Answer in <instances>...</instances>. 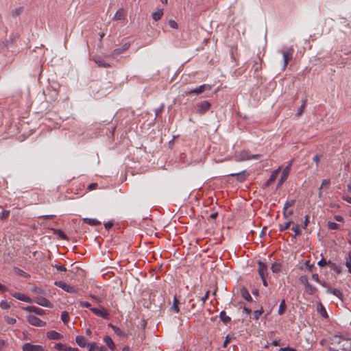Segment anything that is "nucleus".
I'll return each instance as SVG.
<instances>
[{"label":"nucleus","instance_id":"1","mask_svg":"<svg viewBox=\"0 0 351 351\" xmlns=\"http://www.w3.org/2000/svg\"><path fill=\"white\" fill-rule=\"evenodd\" d=\"M334 341L338 344L343 343L342 346H341V349L343 350L348 351L351 348V339H346L341 336L335 335L334 337Z\"/></svg>","mask_w":351,"mask_h":351},{"label":"nucleus","instance_id":"2","mask_svg":"<svg viewBox=\"0 0 351 351\" xmlns=\"http://www.w3.org/2000/svg\"><path fill=\"white\" fill-rule=\"evenodd\" d=\"M211 104L208 101H203L196 104V113L202 115L210 110Z\"/></svg>","mask_w":351,"mask_h":351},{"label":"nucleus","instance_id":"3","mask_svg":"<svg viewBox=\"0 0 351 351\" xmlns=\"http://www.w3.org/2000/svg\"><path fill=\"white\" fill-rule=\"evenodd\" d=\"M212 86L210 84H203L199 86L197 88H195L194 89H191L190 90H186L184 92L185 95H189L191 94H196L199 95L200 93H202L205 90H211Z\"/></svg>","mask_w":351,"mask_h":351},{"label":"nucleus","instance_id":"4","mask_svg":"<svg viewBox=\"0 0 351 351\" xmlns=\"http://www.w3.org/2000/svg\"><path fill=\"white\" fill-rule=\"evenodd\" d=\"M54 284L57 287L62 288L64 291L68 293H75L77 292V290L75 287L69 285L63 281H56Z\"/></svg>","mask_w":351,"mask_h":351},{"label":"nucleus","instance_id":"5","mask_svg":"<svg viewBox=\"0 0 351 351\" xmlns=\"http://www.w3.org/2000/svg\"><path fill=\"white\" fill-rule=\"evenodd\" d=\"M284 60L283 69L285 70L287 67L289 62L292 59L293 49L290 47L287 49L286 51H282Z\"/></svg>","mask_w":351,"mask_h":351},{"label":"nucleus","instance_id":"6","mask_svg":"<svg viewBox=\"0 0 351 351\" xmlns=\"http://www.w3.org/2000/svg\"><path fill=\"white\" fill-rule=\"evenodd\" d=\"M32 302L45 307L52 308L53 304L51 302L47 300V298L43 296H37L36 297Z\"/></svg>","mask_w":351,"mask_h":351},{"label":"nucleus","instance_id":"7","mask_svg":"<svg viewBox=\"0 0 351 351\" xmlns=\"http://www.w3.org/2000/svg\"><path fill=\"white\" fill-rule=\"evenodd\" d=\"M27 322L32 326H43L45 325V322L42 321L38 317L33 315H29L27 316Z\"/></svg>","mask_w":351,"mask_h":351},{"label":"nucleus","instance_id":"8","mask_svg":"<svg viewBox=\"0 0 351 351\" xmlns=\"http://www.w3.org/2000/svg\"><path fill=\"white\" fill-rule=\"evenodd\" d=\"M90 310L97 316L101 317L104 319H108L109 317V313L106 311V308H104L102 306H100L99 308H90Z\"/></svg>","mask_w":351,"mask_h":351},{"label":"nucleus","instance_id":"9","mask_svg":"<svg viewBox=\"0 0 351 351\" xmlns=\"http://www.w3.org/2000/svg\"><path fill=\"white\" fill-rule=\"evenodd\" d=\"M23 351H44V348L40 345H33L30 343H26L22 346Z\"/></svg>","mask_w":351,"mask_h":351},{"label":"nucleus","instance_id":"10","mask_svg":"<svg viewBox=\"0 0 351 351\" xmlns=\"http://www.w3.org/2000/svg\"><path fill=\"white\" fill-rule=\"evenodd\" d=\"M258 274L260 276V277L261 278H263L264 276H267V265L261 261H258Z\"/></svg>","mask_w":351,"mask_h":351},{"label":"nucleus","instance_id":"11","mask_svg":"<svg viewBox=\"0 0 351 351\" xmlns=\"http://www.w3.org/2000/svg\"><path fill=\"white\" fill-rule=\"evenodd\" d=\"M230 176L232 177H235L237 181L243 182L247 180L249 173H247L246 171H243L239 173H231Z\"/></svg>","mask_w":351,"mask_h":351},{"label":"nucleus","instance_id":"12","mask_svg":"<svg viewBox=\"0 0 351 351\" xmlns=\"http://www.w3.org/2000/svg\"><path fill=\"white\" fill-rule=\"evenodd\" d=\"M23 309L24 311L31 312V313H35L36 314L38 315H43L45 313V311L42 308H38L34 306H27L25 307H23Z\"/></svg>","mask_w":351,"mask_h":351},{"label":"nucleus","instance_id":"13","mask_svg":"<svg viewBox=\"0 0 351 351\" xmlns=\"http://www.w3.org/2000/svg\"><path fill=\"white\" fill-rule=\"evenodd\" d=\"M12 296L21 301H23V302H28V303L32 302V300L29 297H28L26 295L21 293L20 292H16V293H13Z\"/></svg>","mask_w":351,"mask_h":351},{"label":"nucleus","instance_id":"14","mask_svg":"<svg viewBox=\"0 0 351 351\" xmlns=\"http://www.w3.org/2000/svg\"><path fill=\"white\" fill-rule=\"evenodd\" d=\"M291 162L283 169L282 174L280 176V179L279 180V184L284 182L287 180L291 170Z\"/></svg>","mask_w":351,"mask_h":351},{"label":"nucleus","instance_id":"15","mask_svg":"<svg viewBox=\"0 0 351 351\" xmlns=\"http://www.w3.org/2000/svg\"><path fill=\"white\" fill-rule=\"evenodd\" d=\"M55 348L60 351H80L78 348L67 347L61 343H56L55 345Z\"/></svg>","mask_w":351,"mask_h":351},{"label":"nucleus","instance_id":"16","mask_svg":"<svg viewBox=\"0 0 351 351\" xmlns=\"http://www.w3.org/2000/svg\"><path fill=\"white\" fill-rule=\"evenodd\" d=\"M126 16V12L123 8H119L115 13L114 17L112 18L114 21H120L125 19Z\"/></svg>","mask_w":351,"mask_h":351},{"label":"nucleus","instance_id":"17","mask_svg":"<svg viewBox=\"0 0 351 351\" xmlns=\"http://www.w3.org/2000/svg\"><path fill=\"white\" fill-rule=\"evenodd\" d=\"M47 337L49 339L58 340L62 337V335L55 330H50L47 332Z\"/></svg>","mask_w":351,"mask_h":351},{"label":"nucleus","instance_id":"18","mask_svg":"<svg viewBox=\"0 0 351 351\" xmlns=\"http://www.w3.org/2000/svg\"><path fill=\"white\" fill-rule=\"evenodd\" d=\"M75 341L77 344L81 348H85L88 343L86 338L82 335H78L75 338Z\"/></svg>","mask_w":351,"mask_h":351},{"label":"nucleus","instance_id":"19","mask_svg":"<svg viewBox=\"0 0 351 351\" xmlns=\"http://www.w3.org/2000/svg\"><path fill=\"white\" fill-rule=\"evenodd\" d=\"M250 154L245 150H243L241 152L239 155L237 156L238 158V160L243 161V160H250Z\"/></svg>","mask_w":351,"mask_h":351},{"label":"nucleus","instance_id":"20","mask_svg":"<svg viewBox=\"0 0 351 351\" xmlns=\"http://www.w3.org/2000/svg\"><path fill=\"white\" fill-rule=\"evenodd\" d=\"M82 221L84 223L90 225L91 226H96L101 224V222L97 219L84 218Z\"/></svg>","mask_w":351,"mask_h":351},{"label":"nucleus","instance_id":"21","mask_svg":"<svg viewBox=\"0 0 351 351\" xmlns=\"http://www.w3.org/2000/svg\"><path fill=\"white\" fill-rule=\"evenodd\" d=\"M104 341L106 343V346L111 350H114L115 344L114 343L112 338L110 336H105L104 338Z\"/></svg>","mask_w":351,"mask_h":351},{"label":"nucleus","instance_id":"22","mask_svg":"<svg viewBox=\"0 0 351 351\" xmlns=\"http://www.w3.org/2000/svg\"><path fill=\"white\" fill-rule=\"evenodd\" d=\"M241 295L245 300L248 302H251L252 300V298L245 287H242L241 289Z\"/></svg>","mask_w":351,"mask_h":351},{"label":"nucleus","instance_id":"23","mask_svg":"<svg viewBox=\"0 0 351 351\" xmlns=\"http://www.w3.org/2000/svg\"><path fill=\"white\" fill-rule=\"evenodd\" d=\"M326 292L328 293H332V295L337 296L339 299H342V298H343L342 292L340 290L337 289L328 288L326 290Z\"/></svg>","mask_w":351,"mask_h":351},{"label":"nucleus","instance_id":"24","mask_svg":"<svg viewBox=\"0 0 351 351\" xmlns=\"http://www.w3.org/2000/svg\"><path fill=\"white\" fill-rule=\"evenodd\" d=\"M278 172H279V169L274 171L271 173L269 178L266 182V185L267 186H269L271 182H274V180L276 179V178L278 176Z\"/></svg>","mask_w":351,"mask_h":351},{"label":"nucleus","instance_id":"25","mask_svg":"<svg viewBox=\"0 0 351 351\" xmlns=\"http://www.w3.org/2000/svg\"><path fill=\"white\" fill-rule=\"evenodd\" d=\"M162 15H163V10L160 9V10H158L156 12L152 13V17L154 21H158L162 18Z\"/></svg>","mask_w":351,"mask_h":351},{"label":"nucleus","instance_id":"26","mask_svg":"<svg viewBox=\"0 0 351 351\" xmlns=\"http://www.w3.org/2000/svg\"><path fill=\"white\" fill-rule=\"evenodd\" d=\"M317 311L319 314L324 318H327L328 317V313L324 308V306L322 304V303H319L317 306Z\"/></svg>","mask_w":351,"mask_h":351},{"label":"nucleus","instance_id":"27","mask_svg":"<svg viewBox=\"0 0 351 351\" xmlns=\"http://www.w3.org/2000/svg\"><path fill=\"white\" fill-rule=\"evenodd\" d=\"M52 231L54 234H56L60 237L63 240H69L68 237L60 229H52Z\"/></svg>","mask_w":351,"mask_h":351},{"label":"nucleus","instance_id":"28","mask_svg":"<svg viewBox=\"0 0 351 351\" xmlns=\"http://www.w3.org/2000/svg\"><path fill=\"white\" fill-rule=\"evenodd\" d=\"M95 62L99 66L104 68H108L110 66V64L106 62L102 58H95Z\"/></svg>","mask_w":351,"mask_h":351},{"label":"nucleus","instance_id":"29","mask_svg":"<svg viewBox=\"0 0 351 351\" xmlns=\"http://www.w3.org/2000/svg\"><path fill=\"white\" fill-rule=\"evenodd\" d=\"M282 265L279 262H276L272 264L271 269L273 273H279L281 271Z\"/></svg>","mask_w":351,"mask_h":351},{"label":"nucleus","instance_id":"30","mask_svg":"<svg viewBox=\"0 0 351 351\" xmlns=\"http://www.w3.org/2000/svg\"><path fill=\"white\" fill-rule=\"evenodd\" d=\"M219 318L224 324H228L231 320L230 317L226 315V312L224 311L220 312Z\"/></svg>","mask_w":351,"mask_h":351},{"label":"nucleus","instance_id":"31","mask_svg":"<svg viewBox=\"0 0 351 351\" xmlns=\"http://www.w3.org/2000/svg\"><path fill=\"white\" fill-rule=\"evenodd\" d=\"M306 102H307V100L306 99H302V104H301L300 107L299 108L298 112L296 114L297 117H300L302 115V114L304 112V108H306Z\"/></svg>","mask_w":351,"mask_h":351},{"label":"nucleus","instance_id":"32","mask_svg":"<svg viewBox=\"0 0 351 351\" xmlns=\"http://www.w3.org/2000/svg\"><path fill=\"white\" fill-rule=\"evenodd\" d=\"M287 305L285 303V300H282L280 304L279 308H278V314L280 315H283L286 311Z\"/></svg>","mask_w":351,"mask_h":351},{"label":"nucleus","instance_id":"33","mask_svg":"<svg viewBox=\"0 0 351 351\" xmlns=\"http://www.w3.org/2000/svg\"><path fill=\"white\" fill-rule=\"evenodd\" d=\"M179 303H180L179 300H178L177 297L175 296L174 299H173V306H172L171 308L176 313H179L180 312V308L178 307Z\"/></svg>","mask_w":351,"mask_h":351},{"label":"nucleus","instance_id":"34","mask_svg":"<svg viewBox=\"0 0 351 351\" xmlns=\"http://www.w3.org/2000/svg\"><path fill=\"white\" fill-rule=\"evenodd\" d=\"M257 60H258V61H255V63L253 66V68H254L255 72H258V71H260L261 69L262 60L261 59L260 57H258Z\"/></svg>","mask_w":351,"mask_h":351},{"label":"nucleus","instance_id":"35","mask_svg":"<svg viewBox=\"0 0 351 351\" xmlns=\"http://www.w3.org/2000/svg\"><path fill=\"white\" fill-rule=\"evenodd\" d=\"M293 222L291 221H289L285 223L284 224H280L279 225V231L282 232V231L287 230L290 227V225Z\"/></svg>","mask_w":351,"mask_h":351},{"label":"nucleus","instance_id":"36","mask_svg":"<svg viewBox=\"0 0 351 351\" xmlns=\"http://www.w3.org/2000/svg\"><path fill=\"white\" fill-rule=\"evenodd\" d=\"M306 289L308 295H314L317 291V289L312 285H310Z\"/></svg>","mask_w":351,"mask_h":351},{"label":"nucleus","instance_id":"37","mask_svg":"<svg viewBox=\"0 0 351 351\" xmlns=\"http://www.w3.org/2000/svg\"><path fill=\"white\" fill-rule=\"evenodd\" d=\"M61 320L64 323L67 324L69 322V315L66 311H63L61 314Z\"/></svg>","mask_w":351,"mask_h":351},{"label":"nucleus","instance_id":"38","mask_svg":"<svg viewBox=\"0 0 351 351\" xmlns=\"http://www.w3.org/2000/svg\"><path fill=\"white\" fill-rule=\"evenodd\" d=\"M112 328L117 335L120 336V337L125 336V334L119 328H118L115 326H112Z\"/></svg>","mask_w":351,"mask_h":351},{"label":"nucleus","instance_id":"39","mask_svg":"<svg viewBox=\"0 0 351 351\" xmlns=\"http://www.w3.org/2000/svg\"><path fill=\"white\" fill-rule=\"evenodd\" d=\"M339 227H340V226L335 222H332V221L328 222V228L330 230H338V229H339Z\"/></svg>","mask_w":351,"mask_h":351},{"label":"nucleus","instance_id":"40","mask_svg":"<svg viewBox=\"0 0 351 351\" xmlns=\"http://www.w3.org/2000/svg\"><path fill=\"white\" fill-rule=\"evenodd\" d=\"M291 230H293L294 232H295V234H294V238H295L297 236L301 234V230H300V226L298 224H296L295 226H293L292 228H291Z\"/></svg>","mask_w":351,"mask_h":351},{"label":"nucleus","instance_id":"41","mask_svg":"<svg viewBox=\"0 0 351 351\" xmlns=\"http://www.w3.org/2000/svg\"><path fill=\"white\" fill-rule=\"evenodd\" d=\"M346 265L348 268V271L351 273V251L348 254V257L346 258Z\"/></svg>","mask_w":351,"mask_h":351},{"label":"nucleus","instance_id":"42","mask_svg":"<svg viewBox=\"0 0 351 351\" xmlns=\"http://www.w3.org/2000/svg\"><path fill=\"white\" fill-rule=\"evenodd\" d=\"M4 319L6 322V323L8 324L13 325V324H14L16 322V320L15 318L10 317L9 316H5L4 317Z\"/></svg>","mask_w":351,"mask_h":351},{"label":"nucleus","instance_id":"43","mask_svg":"<svg viewBox=\"0 0 351 351\" xmlns=\"http://www.w3.org/2000/svg\"><path fill=\"white\" fill-rule=\"evenodd\" d=\"M23 8L22 7H20V8L14 9L12 11V14L14 16H19L23 12Z\"/></svg>","mask_w":351,"mask_h":351},{"label":"nucleus","instance_id":"44","mask_svg":"<svg viewBox=\"0 0 351 351\" xmlns=\"http://www.w3.org/2000/svg\"><path fill=\"white\" fill-rule=\"evenodd\" d=\"M15 271L19 275L23 276L25 278H27L29 276V275L27 273L25 272L23 270H22L19 268H15Z\"/></svg>","mask_w":351,"mask_h":351},{"label":"nucleus","instance_id":"45","mask_svg":"<svg viewBox=\"0 0 351 351\" xmlns=\"http://www.w3.org/2000/svg\"><path fill=\"white\" fill-rule=\"evenodd\" d=\"M295 200L293 199L291 201H287L284 205L283 210L288 209L289 207L293 206L295 204Z\"/></svg>","mask_w":351,"mask_h":351},{"label":"nucleus","instance_id":"46","mask_svg":"<svg viewBox=\"0 0 351 351\" xmlns=\"http://www.w3.org/2000/svg\"><path fill=\"white\" fill-rule=\"evenodd\" d=\"M0 307L3 309H8L10 307V304L7 301L2 300L0 302Z\"/></svg>","mask_w":351,"mask_h":351},{"label":"nucleus","instance_id":"47","mask_svg":"<svg viewBox=\"0 0 351 351\" xmlns=\"http://www.w3.org/2000/svg\"><path fill=\"white\" fill-rule=\"evenodd\" d=\"M9 215H10V210H4L1 213V219L2 220H6V219H8Z\"/></svg>","mask_w":351,"mask_h":351},{"label":"nucleus","instance_id":"48","mask_svg":"<svg viewBox=\"0 0 351 351\" xmlns=\"http://www.w3.org/2000/svg\"><path fill=\"white\" fill-rule=\"evenodd\" d=\"M263 313V311L262 309L254 311V313H253L254 319H255L256 320L258 319L259 317L262 315Z\"/></svg>","mask_w":351,"mask_h":351},{"label":"nucleus","instance_id":"49","mask_svg":"<svg viewBox=\"0 0 351 351\" xmlns=\"http://www.w3.org/2000/svg\"><path fill=\"white\" fill-rule=\"evenodd\" d=\"M123 53V52L122 51V50L121 49V48H117V49H114V50L112 51V53H111L110 56H112V57H113V58H114V57H115V56H118V55H119V54H121V53Z\"/></svg>","mask_w":351,"mask_h":351},{"label":"nucleus","instance_id":"50","mask_svg":"<svg viewBox=\"0 0 351 351\" xmlns=\"http://www.w3.org/2000/svg\"><path fill=\"white\" fill-rule=\"evenodd\" d=\"M293 210H288L287 209L283 210V217L285 219L289 218L291 215H293Z\"/></svg>","mask_w":351,"mask_h":351},{"label":"nucleus","instance_id":"51","mask_svg":"<svg viewBox=\"0 0 351 351\" xmlns=\"http://www.w3.org/2000/svg\"><path fill=\"white\" fill-rule=\"evenodd\" d=\"M329 264H331V262L330 261H326V260L324 259V258H322L318 262V265L320 266V267H324V266H326V265H329Z\"/></svg>","mask_w":351,"mask_h":351},{"label":"nucleus","instance_id":"52","mask_svg":"<svg viewBox=\"0 0 351 351\" xmlns=\"http://www.w3.org/2000/svg\"><path fill=\"white\" fill-rule=\"evenodd\" d=\"M87 346H88V351H95L97 350V343L95 342L88 343Z\"/></svg>","mask_w":351,"mask_h":351},{"label":"nucleus","instance_id":"53","mask_svg":"<svg viewBox=\"0 0 351 351\" xmlns=\"http://www.w3.org/2000/svg\"><path fill=\"white\" fill-rule=\"evenodd\" d=\"M168 23H169V25L173 29L178 28V25L176 23V21H175L174 20H170Z\"/></svg>","mask_w":351,"mask_h":351},{"label":"nucleus","instance_id":"54","mask_svg":"<svg viewBox=\"0 0 351 351\" xmlns=\"http://www.w3.org/2000/svg\"><path fill=\"white\" fill-rule=\"evenodd\" d=\"M308 223H309V216L308 215H306L304 217V221L303 224L302 225V228L303 229H306Z\"/></svg>","mask_w":351,"mask_h":351},{"label":"nucleus","instance_id":"55","mask_svg":"<svg viewBox=\"0 0 351 351\" xmlns=\"http://www.w3.org/2000/svg\"><path fill=\"white\" fill-rule=\"evenodd\" d=\"M209 293H210V291H207L206 293H205L204 296L202 298L201 301H202V306H204L206 301L208 298Z\"/></svg>","mask_w":351,"mask_h":351},{"label":"nucleus","instance_id":"56","mask_svg":"<svg viewBox=\"0 0 351 351\" xmlns=\"http://www.w3.org/2000/svg\"><path fill=\"white\" fill-rule=\"evenodd\" d=\"M299 280L304 285L308 282V278L306 276H301L299 278Z\"/></svg>","mask_w":351,"mask_h":351},{"label":"nucleus","instance_id":"57","mask_svg":"<svg viewBox=\"0 0 351 351\" xmlns=\"http://www.w3.org/2000/svg\"><path fill=\"white\" fill-rule=\"evenodd\" d=\"M113 225H114L113 221H108V222L104 223V227L106 230H108L113 226Z\"/></svg>","mask_w":351,"mask_h":351},{"label":"nucleus","instance_id":"58","mask_svg":"<svg viewBox=\"0 0 351 351\" xmlns=\"http://www.w3.org/2000/svg\"><path fill=\"white\" fill-rule=\"evenodd\" d=\"M130 43H125L122 45V47H121V49L122 50L123 52H125L130 48Z\"/></svg>","mask_w":351,"mask_h":351},{"label":"nucleus","instance_id":"59","mask_svg":"<svg viewBox=\"0 0 351 351\" xmlns=\"http://www.w3.org/2000/svg\"><path fill=\"white\" fill-rule=\"evenodd\" d=\"M80 306L84 307V308H90V304L89 302H88L80 301Z\"/></svg>","mask_w":351,"mask_h":351},{"label":"nucleus","instance_id":"60","mask_svg":"<svg viewBox=\"0 0 351 351\" xmlns=\"http://www.w3.org/2000/svg\"><path fill=\"white\" fill-rule=\"evenodd\" d=\"M32 291L35 293H43V290L41 288L37 287H34Z\"/></svg>","mask_w":351,"mask_h":351},{"label":"nucleus","instance_id":"61","mask_svg":"<svg viewBox=\"0 0 351 351\" xmlns=\"http://www.w3.org/2000/svg\"><path fill=\"white\" fill-rule=\"evenodd\" d=\"M6 346H7L6 341H5L3 339H0V351H1Z\"/></svg>","mask_w":351,"mask_h":351},{"label":"nucleus","instance_id":"62","mask_svg":"<svg viewBox=\"0 0 351 351\" xmlns=\"http://www.w3.org/2000/svg\"><path fill=\"white\" fill-rule=\"evenodd\" d=\"M304 265H305V266L306 267V268L308 269V270L309 271H313V265L310 264V261H306L305 262Z\"/></svg>","mask_w":351,"mask_h":351},{"label":"nucleus","instance_id":"63","mask_svg":"<svg viewBox=\"0 0 351 351\" xmlns=\"http://www.w3.org/2000/svg\"><path fill=\"white\" fill-rule=\"evenodd\" d=\"M58 271H66V268L65 267V266L64 265H55L54 266Z\"/></svg>","mask_w":351,"mask_h":351},{"label":"nucleus","instance_id":"64","mask_svg":"<svg viewBox=\"0 0 351 351\" xmlns=\"http://www.w3.org/2000/svg\"><path fill=\"white\" fill-rule=\"evenodd\" d=\"M278 351H296V349L290 348V347H287V348H280L278 350Z\"/></svg>","mask_w":351,"mask_h":351}]
</instances>
